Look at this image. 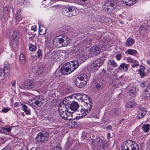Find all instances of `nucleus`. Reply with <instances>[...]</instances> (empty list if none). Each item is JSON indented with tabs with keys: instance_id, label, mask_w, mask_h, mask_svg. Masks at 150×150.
I'll list each match as a JSON object with an SVG mask.
<instances>
[{
	"instance_id": "62",
	"label": "nucleus",
	"mask_w": 150,
	"mask_h": 150,
	"mask_svg": "<svg viewBox=\"0 0 150 150\" xmlns=\"http://www.w3.org/2000/svg\"><path fill=\"white\" fill-rule=\"evenodd\" d=\"M36 27L35 25H33L31 27V29L35 31H36Z\"/></svg>"
},
{
	"instance_id": "9",
	"label": "nucleus",
	"mask_w": 150,
	"mask_h": 150,
	"mask_svg": "<svg viewBox=\"0 0 150 150\" xmlns=\"http://www.w3.org/2000/svg\"><path fill=\"white\" fill-rule=\"evenodd\" d=\"M8 64L7 62H5L4 64V70L0 68V81L3 82L5 77L7 76L9 74V68L8 66Z\"/></svg>"
},
{
	"instance_id": "25",
	"label": "nucleus",
	"mask_w": 150,
	"mask_h": 150,
	"mask_svg": "<svg viewBox=\"0 0 150 150\" xmlns=\"http://www.w3.org/2000/svg\"><path fill=\"white\" fill-rule=\"evenodd\" d=\"M126 5L131 6L136 3L138 0H122Z\"/></svg>"
},
{
	"instance_id": "55",
	"label": "nucleus",
	"mask_w": 150,
	"mask_h": 150,
	"mask_svg": "<svg viewBox=\"0 0 150 150\" xmlns=\"http://www.w3.org/2000/svg\"><path fill=\"white\" fill-rule=\"evenodd\" d=\"M18 0V3H19L20 4L22 5L24 4V3L25 1V0Z\"/></svg>"
},
{
	"instance_id": "21",
	"label": "nucleus",
	"mask_w": 150,
	"mask_h": 150,
	"mask_svg": "<svg viewBox=\"0 0 150 150\" xmlns=\"http://www.w3.org/2000/svg\"><path fill=\"white\" fill-rule=\"evenodd\" d=\"M61 38H54L53 41V45L58 47H62V42H61Z\"/></svg>"
},
{
	"instance_id": "52",
	"label": "nucleus",
	"mask_w": 150,
	"mask_h": 150,
	"mask_svg": "<svg viewBox=\"0 0 150 150\" xmlns=\"http://www.w3.org/2000/svg\"><path fill=\"white\" fill-rule=\"evenodd\" d=\"M52 150H62V148L57 146H55Z\"/></svg>"
},
{
	"instance_id": "31",
	"label": "nucleus",
	"mask_w": 150,
	"mask_h": 150,
	"mask_svg": "<svg viewBox=\"0 0 150 150\" xmlns=\"http://www.w3.org/2000/svg\"><path fill=\"white\" fill-rule=\"evenodd\" d=\"M0 132L6 134L8 135L9 133V127H0Z\"/></svg>"
},
{
	"instance_id": "32",
	"label": "nucleus",
	"mask_w": 150,
	"mask_h": 150,
	"mask_svg": "<svg viewBox=\"0 0 150 150\" xmlns=\"http://www.w3.org/2000/svg\"><path fill=\"white\" fill-rule=\"evenodd\" d=\"M45 28L43 25H40L39 26V34L40 35H43L45 33Z\"/></svg>"
},
{
	"instance_id": "1",
	"label": "nucleus",
	"mask_w": 150,
	"mask_h": 150,
	"mask_svg": "<svg viewBox=\"0 0 150 150\" xmlns=\"http://www.w3.org/2000/svg\"><path fill=\"white\" fill-rule=\"evenodd\" d=\"M68 108L66 106L64 107L61 105L60 103L58 108L59 114L60 116L64 120H71L73 119L71 113L68 111Z\"/></svg>"
},
{
	"instance_id": "4",
	"label": "nucleus",
	"mask_w": 150,
	"mask_h": 150,
	"mask_svg": "<svg viewBox=\"0 0 150 150\" xmlns=\"http://www.w3.org/2000/svg\"><path fill=\"white\" fill-rule=\"evenodd\" d=\"M123 150H139V146L135 142L128 140L125 142L121 146Z\"/></svg>"
},
{
	"instance_id": "28",
	"label": "nucleus",
	"mask_w": 150,
	"mask_h": 150,
	"mask_svg": "<svg viewBox=\"0 0 150 150\" xmlns=\"http://www.w3.org/2000/svg\"><path fill=\"white\" fill-rule=\"evenodd\" d=\"M134 40L131 37L128 38L126 40V44L128 46H130L134 43Z\"/></svg>"
},
{
	"instance_id": "16",
	"label": "nucleus",
	"mask_w": 150,
	"mask_h": 150,
	"mask_svg": "<svg viewBox=\"0 0 150 150\" xmlns=\"http://www.w3.org/2000/svg\"><path fill=\"white\" fill-rule=\"evenodd\" d=\"M62 47H65L68 45L69 43L70 40L69 38L66 36H63L61 38Z\"/></svg>"
},
{
	"instance_id": "63",
	"label": "nucleus",
	"mask_w": 150,
	"mask_h": 150,
	"mask_svg": "<svg viewBox=\"0 0 150 150\" xmlns=\"http://www.w3.org/2000/svg\"><path fill=\"white\" fill-rule=\"evenodd\" d=\"M21 11L20 9H19L17 11L15 15H18L21 14Z\"/></svg>"
},
{
	"instance_id": "59",
	"label": "nucleus",
	"mask_w": 150,
	"mask_h": 150,
	"mask_svg": "<svg viewBox=\"0 0 150 150\" xmlns=\"http://www.w3.org/2000/svg\"><path fill=\"white\" fill-rule=\"evenodd\" d=\"M108 6H109V7L110 8L111 7V8H114L115 6V5L113 3H111Z\"/></svg>"
},
{
	"instance_id": "60",
	"label": "nucleus",
	"mask_w": 150,
	"mask_h": 150,
	"mask_svg": "<svg viewBox=\"0 0 150 150\" xmlns=\"http://www.w3.org/2000/svg\"><path fill=\"white\" fill-rule=\"evenodd\" d=\"M35 150H44L42 147H38L36 148Z\"/></svg>"
},
{
	"instance_id": "2",
	"label": "nucleus",
	"mask_w": 150,
	"mask_h": 150,
	"mask_svg": "<svg viewBox=\"0 0 150 150\" xmlns=\"http://www.w3.org/2000/svg\"><path fill=\"white\" fill-rule=\"evenodd\" d=\"M69 97H67L64 98L61 102V105L64 106H65L68 108V109H70L74 111H76L78 109L79 105L77 102L73 101L72 103L69 100Z\"/></svg>"
},
{
	"instance_id": "56",
	"label": "nucleus",
	"mask_w": 150,
	"mask_h": 150,
	"mask_svg": "<svg viewBox=\"0 0 150 150\" xmlns=\"http://www.w3.org/2000/svg\"><path fill=\"white\" fill-rule=\"evenodd\" d=\"M122 57V55L120 54H118L116 56V58L117 60H119Z\"/></svg>"
},
{
	"instance_id": "6",
	"label": "nucleus",
	"mask_w": 150,
	"mask_h": 150,
	"mask_svg": "<svg viewBox=\"0 0 150 150\" xmlns=\"http://www.w3.org/2000/svg\"><path fill=\"white\" fill-rule=\"evenodd\" d=\"M79 65V63L76 61H73L65 64L64 66L66 71V74L71 73L77 69Z\"/></svg>"
},
{
	"instance_id": "39",
	"label": "nucleus",
	"mask_w": 150,
	"mask_h": 150,
	"mask_svg": "<svg viewBox=\"0 0 150 150\" xmlns=\"http://www.w3.org/2000/svg\"><path fill=\"white\" fill-rule=\"evenodd\" d=\"M117 110L116 108L113 109L110 112V114L112 117H114L117 114Z\"/></svg>"
},
{
	"instance_id": "54",
	"label": "nucleus",
	"mask_w": 150,
	"mask_h": 150,
	"mask_svg": "<svg viewBox=\"0 0 150 150\" xmlns=\"http://www.w3.org/2000/svg\"><path fill=\"white\" fill-rule=\"evenodd\" d=\"M94 86L96 88L98 89L102 88L101 86H99V84L98 83V81L97 82V83H95Z\"/></svg>"
},
{
	"instance_id": "34",
	"label": "nucleus",
	"mask_w": 150,
	"mask_h": 150,
	"mask_svg": "<svg viewBox=\"0 0 150 150\" xmlns=\"http://www.w3.org/2000/svg\"><path fill=\"white\" fill-rule=\"evenodd\" d=\"M99 21L100 23H105L108 21V18L104 16H99L98 18Z\"/></svg>"
},
{
	"instance_id": "35",
	"label": "nucleus",
	"mask_w": 150,
	"mask_h": 150,
	"mask_svg": "<svg viewBox=\"0 0 150 150\" xmlns=\"http://www.w3.org/2000/svg\"><path fill=\"white\" fill-rule=\"evenodd\" d=\"M19 61L22 64H24L25 62V55L23 54H21L19 56Z\"/></svg>"
},
{
	"instance_id": "43",
	"label": "nucleus",
	"mask_w": 150,
	"mask_h": 150,
	"mask_svg": "<svg viewBox=\"0 0 150 150\" xmlns=\"http://www.w3.org/2000/svg\"><path fill=\"white\" fill-rule=\"evenodd\" d=\"M29 50L31 51H33L36 50V47L32 44H30L29 47Z\"/></svg>"
},
{
	"instance_id": "30",
	"label": "nucleus",
	"mask_w": 150,
	"mask_h": 150,
	"mask_svg": "<svg viewBox=\"0 0 150 150\" xmlns=\"http://www.w3.org/2000/svg\"><path fill=\"white\" fill-rule=\"evenodd\" d=\"M145 69V67L144 66L141 67L140 69H139L138 73L140 75L141 78H143L144 76L146 75L144 71Z\"/></svg>"
},
{
	"instance_id": "58",
	"label": "nucleus",
	"mask_w": 150,
	"mask_h": 150,
	"mask_svg": "<svg viewBox=\"0 0 150 150\" xmlns=\"http://www.w3.org/2000/svg\"><path fill=\"white\" fill-rule=\"evenodd\" d=\"M9 109H8L6 108H4L3 109V111L4 112L6 113V112H8L9 111Z\"/></svg>"
},
{
	"instance_id": "12",
	"label": "nucleus",
	"mask_w": 150,
	"mask_h": 150,
	"mask_svg": "<svg viewBox=\"0 0 150 150\" xmlns=\"http://www.w3.org/2000/svg\"><path fill=\"white\" fill-rule=\"evenodd\" d=\"M92 105V102H90L89 103H87L86 106L84 108H81L80 112L81 114V118L85 116L90 111Z\"/></svg>"
},
{
	"instance_id": "48",
	"label": "nucleus",
	"mask_w": 150,
	"mask_h": 150,
	"mask_svg": "<svg viewBox=\"0 0 150 150\" xmlns=\"http://www.w3.org/2000/svg\"><path fill=\"white\" fill-rule=\"evenodd\" d=\"M51 57L54 59H58V54L57 53H54L51 56Z\"/></svg>"
},
{
	"instance_id": "20",
	"label": "nucleus",
	"mask_w": 150,
	"mask_h": 150,
	"mask_svg": "<svg viewBox=\"0 0 150 150\" xmlns=\"http://www.w3.org/2000/svg\"><path fill=\"white\" fill-rule=\"evenodd\" d=\"M42 69L40 67L38 66L37 64H35L32 67L33 72L39 75L41 74L42 71Z\"/></svg>"
},
{
	"instance_id": "5",
	"label": "nucleus",
	"mask_w": 150,
	"mask_h": 150,
	"mask_svg": "<svg viewBox=\"0 0 150 150\" xmlns=\"http://www.w3.org/2000/svg\"><path fill=\"white\" fill-rule=\"evenodd\" d=\"M44 98L41 96H36L32 99L29 100V104L31 107L38 108L41 106L43 103Z\"/></svg>"
},
{
	"instance_id": "44",
	"label": "nucleus",
	"mask_w": 150,
	"mask_h": 150,
	"mask_svg": "<svg viewBox=\"0 0 150 150\" xmlns=\"http://www.w3.org/2000/svg\"><path fill=\"white\" fill-rule=\"evenodd\" d=\"M90 144L91 146H97L96 144V141L95 139H91V140L90 141Z\"/></svg>"
},
{
	"instance_id": "3",
	"label": "nucleus",
	"mask_w": 150,
	"mask_h": 150,
	"mask_svg": "<svg viewBox=\"0 0 150 150\" xmlns=\"http://www.w3.org/2000/svg\"><path fill=\"white\" fill-rule=\"evenodd\" d=\"M62 12L66 16L71 17L77 15L79 13V10L75 6H68L67 7H63Z\"/></svg>"
},
{
	"instance_id": "18",
	"label": "nucleus",
	"mask_w": 150,
	"mask_h": 150,
	"mask_svg": "<svg viewBox=\"0 0 150 150\" xmlns=\"http://www.w3.org/2000/svg\"><path fill=\"white\" fill-rule=\"evenodd\" d=\"M66 71L65 68L63 66L61 69H57L55 72V74L57 77L60 76L62 74L64 75H67L66 74Z\"/></svg>"
},
{
	"instance_id": "37",
	"label": "nucleus",
	"mask_w": 150,
	"mask_h": 150,
	"mask_svg": "<svg viewBox=\"0 0 150 150\" xmlns=\"http://www.w3.org/2000/svg\"><path fill=\"white\" fill-rule=\"evenodd\" d=\"M126 53L129 54L134 55L136 54L137 53V52L136 50H134L129 49L126 51Z\"/></svg>"
},
{
	"instance_id": "42",
	"label": "nucleus",
	"mask_w": 150,
	"mask_h": 150,
	"mask_svg": "<svg viewBox=\"0 0 150 150\" xmlns=\"http://www.w3.org/2000/svg\"><path fill=\"white\" fill-rule=\"evenodd\" d=\"M98 83L99 84V86H101L102 87H104L105 84V82L101 79L98 81Z\"/></svg>"
},
{
	"instance_id": "50",
	"label": "nucleus",
	"mask_w": 150,
	"mask_h": 150,
	"mask_svg": "<svg viewBox=\"0 0 150 150\" xmlns=\"http://www.w3.org/2000/svg\"><path fill=\"white\" fill-rule=\"evenodd\" d=\"M15 18L16 20L18 21H20L22 20V18L21 16H18V15H15Z\"/></svg>"
},
{
	"instance_id": "45",
	"label": "nucleus",
	"mask_w": 150,
	"mask_h": 150,
	"mask_svg": "<svg viewBox=\"0 0 150 150\" xmlns=\"http://www.w3.org/2000/svg\"><path fill=\"white\" fill-rule=\"evenodd\" d=\"M38 57L39 58H41L42 57V51L41 50H38L37 52Z\"/></svg>"
},
{
	"instance_id": "19",
	"label": "nucleus",
	"mask_w": 150,
	"mask_h": 150,
	"mask_svg": "<svg viewBox=\"0 0 150 150\" xmlns=\"http://www.w3.org/2000/svg\"><path fill=\"white\" fill-rule=\"evenodd\" d=\"M92 39L89 38H87L82 40L81 44H82V46H85L86 45H88L87 46L88 47L91 45V44L92 42Z\"/></svg>"
},
{
	"instance_id": "26",
	"label": "nucleus",
	"mask_w": 150,
	"mask_h": 150,
	"mask_svg": "<svg viewBox=\"0 0 150 150\" xmlns=\"http://www.w3.org/2000/svg\"><path fill=\"white\" fill-rule=\"evenodd\" d=\"M22 108L26 115H30L31 114L30 109L26 105H22Z\"/></svg>"
},
{
	"instance_id": "7",
	"label": "nucleus",
	"mask_w": 150,
	"mask_h": 150,
	"mask_svg": "<svg viewBox=\"0 0 150 150\" xmlns=\"http://www.w3.org/2000/svg\"><path fill=\"white\" fill-rule=\"evenodd\" d=\"M87 80V76L85 74H83L78 76L76 79L75 83L77 87L81 88L85 86Z\"/></svg>"
},
{
	"instance_id": "38",
	"label": "nucleus",
	"mask_w": 150,
	"mask_h": 150,
	"mask_svg": "<svg viewBox=\"0 0 150 150\" xmlns=\"http://www.w3.org/2000/svg\"><path fill=\"white\" fill-rule=\"evenodd\" d=\"M108 65H111L114 67H116L117 66V64L115 61L113 60H109L108 62Z\"/></svg>"
},
{
	"instance_id": "64",
	"label": "nucleus",
	"mask_w": 150,
	"mask_h": 150,
	"mask_svg": "<svg viewBox=\"0 0 150 150\" xmlns=\"http://www.w3.org/2000/svg\"><path fill=\"white\" fill-rule=\"evenodd\" d=\"M14 106H15V107H17V106H18V103H14Z\"/></svg>"
},
{
	"instance_id": "15",
	"label": "nucleus",
	"mask_w": 150,
	"mask_h": 150,
	"mask_svg": "<svg viewBox=\"0 0 150 150\" xmlns=\"http://www.w3.org/2000/svg\"><path fill=\"white\" fill-rule=\"evenodd\" d=\"M146 110L143 108H139L138 110L137 117L139 119H141L146 115Z\"/></svg>"
},
{
	"instance_id": "27",
	"label": "nucleus",
	"mask_w": 150,
	"mask_h": 150,
	"mask_svg": "<svg viewBox=\"0 0 150 150\" xmlns=\"http://www.w3.org/2000/svg\"><path fill=\"white\" fill-rule=\"evenodd\" d=\"M129 66V64H126L124 62L120 65L119 67V69L122 71H125L127 70Z\"/></svg>"
},
{
	"instance_id": "40",
	"label": "nucleus",
	"mask_w": 150,
	"mask_h": 150,
	"mask_svg": "<svg viewBox=\"0 0 150 150\" xmlns=\"http://www.w3.org/2000/svg\"><path fill=\"white\" fill-rule=\"evenodd\" d=\"M131 66L133 68L137 67L139 66V62L138 61L134 60V62L131 64Z\"/></svg>"
},
{
	"instance_id": "53",
	"label": "nucleus",
	"mask_w": 150,
	"mask_h": 150,
	"mask_svg": "<svg viewBox=\"0 0 150 150\" xmlns=\"http://www.w3.org/2000/svg\"><path fill=\"white\" fill-rule=\"evenodd\" d=\"M37 58L36 55H33L31 56L30 58V60L32 62H34L36 60Z\"/></svg>"
},
{
	"instance_id": "46",
	"label": "nucleus",
	"mask_w": 150,
	"mask_h": 150,
	"mask_svg": "<svg viewBox=\"0 0 150 150\" xmlns=\"http://www.w3.org/2000/svg\"><path fill=\"white\" fill-rule=\"evenodd\" d=\"M113 8L109 7V6H107V11L110 13H112L114 12Z\"/></svg>"
},
{
	"instance_id": "10",
	"label": "nucleus",
	"mask_w": 150,
	"mask_h": 150,
	"mask_svg": "<svg viewBox=\"0 0 150 150\" xmlns=\"http://www.w3.org/2000/svg\"><path fill=\"white\" fill-rule=\"evenodd\" d=\"M48 138V134L46 132L42 131L37 135L36 139L38 143H42L47 140Z\"/></svg>"
},
{
	"instance_id": "57",
	"label": "nucleus",
	"mask_w": 150,
	"mask_h": 150,
	"mask_svg": "<svg viewBox=\"0 0 150 150\" xmlns=\"http://www.w3.org/2000/svg\"><path fill=\"white\" fill-rule=\"evenodd\" d=\"M76 3H77L79 4H81L82 3L81 2V0H74Z\"/></svg>"
},
{
	"instance_id": "29",
	"label": "nucleus",
	"mask_w": 150,
	"mask_h": 150,
	"mask_svg": "<svg viewBox=\"0 0 150 150\" xmlns=\"http://www.w3.org/2000/svg\"><path fill=\"white\" fill-rule=\"evenodd\" d=\"M138 90L135 87L132 86L130 87L129 90V93L130 96H131L132 95L135 96V93Z\"/></svg>"
},
{
	"instance_id": "11",
	"label": "nucleus",
	"mask_w": 150,
	"mask_h": 150,
	"mask_svg": "<svg viewBox=\"0 0 150 150\" xmlns=\"http://www.w3.org/2000/svg\"><path fill=\"white\" fill-rule=\"evenodd\" d=\"M36 86L35 82L29 80L25 81L22 85H18L19 87L21 89H27L33 88Z\"/></svg>"
},
{
	"instance_id": "17",
	"label": "nucleus",
	"mask_w": 150,
	"mask_h": 150,
	"mask_svg": "<svg viewBox=\"0 0 150 150\" xmlns=\"http://www.w3.org/2000/svg\"><path fill=\"white\" fill-rule=\"evenodd\" d=\"M142 96L144 99L150 97V85L147 86L144 89L142 93Z\"/></svg>"
},
{
	"instance_id": "23",
	"label": "nucleus",
	"mask_w": 150,
	"mask_h": 150,
	"mask_svg": "<svg viewBox=\"0 0 150 150\" xmlns=\"http://www.w3.org/2000/svg\"><path fill=\"white\" fill-rule=\"evenodd\" d=\"M19 33L18 31L15 30L13 32L12 34V38L13 41L15 42L16 43H17L19 39Z\"/></svg>"
},
{
	"instance_id": "24",
	"label": "nucleus",
	"mask_w": 150,
	"mask_h": 150,
	"mask_svg": "<svg viewBox=\"0 0 150 150\" xmlns=\"http://www.w3.org/2000/svg\"><path fill=\"white\" fill-rule=\"evenodd\" d=\"M96 142L97 147H99L101 149L104 148L105 144L104 141L101 139H98L96 140Z\"/></svg>"
},
{
	"instance_id": "51",
	"label": "nucleus",
	"mask_w": 150,
	"mask_h": 150,
	"mask_svg": "<svg viewBox=\"0 0 150 150\" xmlns=\"http://www.w3.org/2000/svg\"><path fill=\"white\" fill-rule=\"evenodd\" d=\"M127 60L128 62L132 64L134 62V60L131 57H128L127 58Z\"/></svg>"
},
{
	"instance_id": "8",
	"label": "nucleus",
	"mask_w": 150,
	"mask_h": 150,
	"mask_svg": "<svg viewBox=\"0 0 150 150\" xmlns=\"http://www.w3.org/2000/svg\"><path fill=\"white\" fill-rule=\"evenodd\" d=\"M104 62L103 58L100 57L94 60L91 64L90 68L91 71H97Z\"/></svg>"
},
{
	"instance_id": "14",
	"label": "nucleus",
	"mask_w": 150,
	"mask_h": 150,
	"mask_svg": "<svg viewBox=\"0 0 150 150\" xmlns=\"http://www.w3.org/2000/svg\"><path fill=\"white\" fill-rule=\"evenodd\" d=\"M101 49L96 46H93L89 50V52L91 54H94L95 55H97L98 53L101 52Z\"/></svg>"
},
{
	"instance_id": "47",
	"label": "nucleus",
	"mask_w": 150,
	"mask_h": 150,
	"mask_svg": "<svg viewBox=\"0 0 150 150\" xmlns=\"http://www.w3.org/2000/svg\"><path fill=\"white\" fill-rule=\"evenodd\" d=\"M148 83L147 81H145L143 82H142L140 83V86L142 87H145L146 86H147Z\"/></svg>"
},
{
	"instance_id": "61",
	"label": "nucleus",
	"mask_w": 150,
	"mask_h": 150,
	"mask_svg": "<svg viewBox=\"0 0 150 150\" xmlns=\"http://www.w3.org/2000/svg\"><path fill=\"white\" fill-rule=\"evenodd\" d=\"M112 126L110 125H108L106 127V129L107 130H108V129L111 130L112 129Z\"/></svg>"
},
{
	"instance_id": "33",
	"label": "nucleus",
	"mask_w": 150,
	"mask_h": 150,
	"mask_svg": "<svg viewBox=\"0 0 150 150\" xmlns=\"http://www.w3.org/2000/svg\"><path fill=\"white\" fill-rule=\"evenodd\" d=\"M136 105V103L134 102H128L126 104L125 106L128 108H131L135 106Z\"/></svg>"
},
{
	"instance_id": "49",
	"label": "nucleus",
	"mask_w": 150,
	"mask_h": 150,
	"mask_svg": "<svg viewBox=\"0 0 150 150\" xmlns=\"http://www.w3.org/2000/svg\"><path fill=\"white\" fill-rule=\"evenodd\" d=\"M16 81L15 80H13L11 82V84L12 86V89L15 90L16 87Z\"/></svg>"
},
{
	"instance_id": "22",
	"label": "nucleus",
	"mask_w": 150,
	"mask_h": 150,
	"mask_svg": "<svg viewBox=\"0 0 150 150\" xmlns=\"http://www.w3.org/2000/svg\"><path fill=\"white\" fill-rule=\"evenodd\" d=\"M150 30V27L147 25H144L141 26L139 28V31L140 33L148 32Z\"/></svg>"
},
{
	"instance_id": "13",
	"label": "nucleus",
	"mask_w": 150,
	"mask_h": 150,
	"mask_svg": "<svg viewBox=\"0 0 150 150\" xmlns=\"http://www.w3.org/2000/svg\"><path fill=\"white\" fill-rule=\"evenodd\" d=\"M78 96H80V99L82 102H84L87 104L91 102L89 97L86 94H77Z\"/></svg>"
},
{
	"instance_id": "36",
	"label": "nucleus",
	"mask_w": 150,
	"mask_h": 150,
	"mask_svg": "<svg viewBox=\"0 0 150 150\" xmlns=\"http://www.w3.org/2000/svg\"><path fill=\"white\" fill-rule=\"evenodd\" d=\"M150 125L149 124H144L142 126V129L145 132H148L149 130Z\"/></svg>"
},
{
	"instance_id": "41",
	"label": "nucleus",
	"mask_w": 150,
	"mask_h": 150,
	"mask_svg": "<svg viewBox=\"0 0 150 150\" xmlns=\"http://www.w3.org/2000/svg\"><path fill=\"white\" fill-rule=\"evenodd\" d=\"M81 94V93H76L75 94H73L72 96H69L68 97L69 98H70V99L72 98H75L78 100H79L80 99V96H79L77 94Z\"/></svg>"
}]
</instances>
